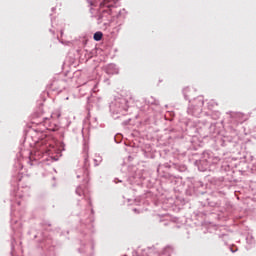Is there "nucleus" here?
Returning a JSON list of instances; mask_svg holds the SVG:
<instances>
[{
  "instance_id": "nucleus-1",
  "label": "nucleus",
  "mask_w": 256,
  "mask_h": 256,
  "mask_svg": "<svg viewBox=\"0 0 256 256\" xmlns=\"http://www.w3.org/2000/svg\"><path fill=\"white\" fill-rule=\"evenodd\" d=\"M103 39V32H96L94 34V41H101Z\"/></svg>"
},
{
  "instance_id": "nucleus-2",
  "label": "nucleus",
  "mask_w": 256,
  "mask_h": 256,
  "mask_svg": "<svg viewBox=\"0 0 256 256\" xmlns=\"http://www.w3.org/2000/svg\"><path fill=\"white\" fill-rule=\"evenodd\" d=\"M111 0H104L105 3H109Z\"/></svg>"
}]
</instances>
